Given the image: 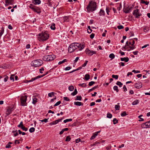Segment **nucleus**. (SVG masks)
<instances>
[{"label": "nucleus", "mask_w": 150, "mask_h": 150, "mask_svg": "<svg viewBox=\"0 0 150 150\" xmlns=\"http://www.w3.org/2000/svg\"><path fill=\"white\" fill-rule=\"evenodd\" d=\"M84 46L83 45H81L78 43H73L71 44L69 47L68 49L69 52L70 53L76 50L77 51L81 50L84 48Z\"/></svg>", "instance_id": "f257e3e1"}, {"label": "nucleus", "mask_w": 150, "mask_h": 150, "mask_svg": "<svg viewBox=\"0 0 150 150\" xmlns=\"http://www.w3.org/2000/svg\"><path fill=\"white\" fill-rule=\"evenodd\" d=\"M96 2L95 1H89V3L86 8L88 11L92 12L96 10Z\"/></svg>", "instance_id": "f03ea898"}, {"label": "nucleus", "mask_w": 150, "mask_h": 150, "mask_svg": "<svg viewBox=\"0 0 150 150\" xmlns=\"http://www.w3.org/2000/svg\"><path fill=\"white\" fill-rule=\"evenodd\" d=\"M49 37V35L47 31L42 32L39 34L38 40L40 41L47 40Z\"/></svg>", "instance_id": "7ed1b4c3"}, {"label": "nucleus", "mask_w": 150, "mask_h": 150, "mask_svg": "<svg viewBox=\"0 0 150 150\" xmlns=\"http://www.w3.org/2000/svg\"><path fill=\"white\" fill-rule=\"evenodd\" d=\"M55 58V55L52 54L44 56L43 57L42 59L45 61H50L53 60Z\"/></svg>", "instance_id": "20e7f679"}, {"label": "nucleus", "mask_w": 150, "mask_h": 150, "mask_svg": "<svg viewBox=\"0 0 150 150\" xmlns=\"http://www.w3.org/2000/svg\"><path fill=\"white\" fill-rule=\"evenodd\" d=\"M42 60L40 59L36 60L32 62V65L35 67H38L42 65Z\"/></svg>", "instance_id": "39448f33"}, {"label": "nucleus", "mask_w": 150, "mask_h": 150, "mask_svg": "<svg viewBox=\"0 0 150 150\" xmlns=\"http://www.w3.org/2000/svg\"><path fill=\"white\" fill-rule=\"evenodd\" d=\"M27 98V96H22L21 97L20 100L21 105L22 106H25L26 105V100Z\"/></svg>", "instance_id": "423d86ee"}, {"label": "nucleus", "mask_w": 150, "mask_h": 150, "mask_svg": "<svg viewBox=\"0 0 150 150\" xmlns=\"http://www.w3.org/2000/svg\"><path fill=\"white\" fill-rule=\"evenodd\" d=\"M141 127L144 128H150V122L149 121L145 123L142 124L141 125Z\"/></svg>", "instance_id": "0eeeda50"}, {"label": "nucleus", "mask_w": 150, "mask_h": 150, "mask_svg": "<svg viewBox=\"0 0 150 150\" xmlns=\"http://www.w3.org/2000/svg\"><path fill=\"white\" fill-rule=\"evenodd\" d=\"M133 14L136 18H139L140 16L139 10L136 9L134 10L133 12Z\"/></svg>", "instance_id": "6e6552de"}, {"label": "nucleus", "mask_w": 150, "mask_h": 150, "mask_svg": "<svg viewBox=\"0 0 150 150\" xmlns=\"http://www.w3.org/2000/svg\"><path fill=\"white\" fill-rule=\"evenodd\" d=\"M85 52L87 54L90 56L93 55V54H96V51H91L88 49H86Z\"/></svg>", "instance_id": "1a4fd4ad"}, {"label": "nucleus", "mask_w": 150, "mask_h": 150, "mask_svg": "<svg viewBox=\"0 0 150 150\" xmlns=\"http://www.w3.org/2000/svg\"><path fill=\"white\" fill-rule=\"evenodd\" d=\"M132 7L128 6V7L125 8L123 9L124 12L126 13H129L132 10Z\"/></svg>", "instance_id": "9d476101"}, {"label": "nucleus", "mask_w": 150, "mask_h": 150, "mask_svg": "<svg viewBox=\"0 0 150 150\" xmlns=\"http://www.w3.org/2000/svg\"><path fill=\"white\" fill-rule=\"evenodd\" d=\"M45 74H44L43 75H40V76H38L32 78L29 81H27V82H31L33 81H34L37 79H39L40 78H41L44 76Z\"/></svg>", "instance_id": "9b49d317"}, {"label": "nucleus", "mask_w": 150, "mask_h": 150, "mask_svg": "<svg viewBox=\"0 0 150 150\" xmlns=\"http://www.w3.org/2000/svg\"><path fill=\"white\" fill-rule=\"evenodd\" d=\"M32 9L35 12H36L38 13H39L40 12L39 8L36 6L32 8Z\"/></svg>", "instance_id": "f8f14e48"}, {"label": "nucleus", "mask_w": 150, "mask_h": 150, "mask_svg": "<svg viewBox=\"0 0 150 150\" xmlns=\"http://www.w3.org/2000/svg\"><path fill=\"white\" fill-rule=\"evenodd\" d=\"M62 120V119H58L57 120H56L55 121H54L51 122L50 124V125H55L57 123H58L59 122L61 121Z\"/></svg>", "instance_id": "ddd939ff"}, {"label": "nucleus", "mask_w": 150, "mask_h": 150, "mask_svg": "<svg viewBox=\"0 0 150 150\" xmlns=\"http://www.w3.org/2000/svg\"><path fill=\"white\" fill-rule=\"evenodd\" d=\"M12 108H9L7 109V111L6 112V116L8 115H9L10 114L12 111Z\"/></svg>", "instance_id": "4468645a"}, {"label": "nucleus", "mask_w": 150, "mask_h": 150, "mask_svg": "<svg viewBox=\"0 0 150 150\" xmlns=\"http://www.w3.org/2000/svg\"><path fill=\"white\" fill-rule=\"evenodd\" d=\"M120 60L122 61H125V62H127L129 61V59L128 57L121 58Z\"/></svg>", "instance_id": "2eb2a0df"}, {"label": "nucleus", "mask_w": 150, "mask_h": 150, "mask_svg": "<svg viewBox=\"0 0 150 150\" xmlns=\"http://www.w3.org/2000/svg\"><path fill=\"white\" fill-rule=\"evenodd\" d=\"M38 100V98L36 97H34L33 99V102L32 103L33 104H35L37 102Z\"/></svg>", "instance_id": "dca6fc26"}, {"label": "nucleus", "mask_w": 150, "mask_h": 150, "mask_svg": "<svg viewBox=\"0 0 150 150\" xmlns=\"http://www.w3.org/2000/svg\"><path fill=\"white\" fill-rule=\"evenodd\" d=\"M132 46L129 47L130 48V50H132L134 49V44L135 43V41L134 40H132Z\"/></svg>", "instance_id": "f3484780"}, {"label": "nucleus", "mask_w": 150, "mask_h": 150, "mask_svg": "<svg viewBox=\"0 0 150 150\" xmlns=\"http://www.w3.org/2000/svg\"><path fill=\"white\" fill-rule=\"evenodd\" d=\"M74 104L78 106H81L83 105L82 103L80 102H75Z\"/></svg>", "instance_id": "a211bd4d"}, {"label": "nucleus", "mask_w": 150, "mask_h": 150, "mask_svg": "<svg viewBox=\"0 0 150 150\" xmlns=\"http://www.w3.org/2000/svg\"><path fill=\"white\" fill-rule=\"evenodd\" d=\"M135 88H140V83L139 82H138L135 84Z\"/></svg>", "instance_id": "6ab92c4d"}, {"label": "nucleus", "mask_w": 150, "mask_h": 150, "mask_svg": "<svg viewBox=\"0 0 150 150\" xmlns=\"http://www.w3.org/2000/svg\"><path fill=\"white\" fill-rule=\"evenodd\" d=\"M34 4H39L41 3V1L40 0H34Z\"/></svg>", "instance_id": "aec40b11"}, {"label": "nucleus", "mask_w": 150, "mask_h": 150, "mask_svg": "<svg viewBox=\"0 0 150 150\" xmlns=\"http://www.w3.org/2000/svg\"><path fill=\"white\" fill-rule=\"evenodd\" d=\"M69 16H65L63 17V19L64 20V22H68L69 20L68 19Z\"/></svg>", "instance_id": "412c9836"}, {"label": "nucleus", "mask_w": 150, "mask_h": 150, "mask_svg": "<svg viewBox=\"0 0 150 150\" xmlns=\"http://www.w3.org/2000/svg\"><path fill=\"white\" fill-rule=\"evenodd\" d=\"M97 135H98L96 133H94L93 134V136L91 137L90 139L91 140L94 139Z\"/></svg>", "instance_id": "4be33fe9"}, {"label": "nucleus", "mask_w": 150, "mask_h": 150, "mask_svg": "<svg viewBox=\"0 0 150 150\" xmlns=\"http://www.w3.org/2000/svg\"><path fill=\"white\" fill-rule=\"evenodd\" d=\"M50 27L51 29L54 30L55 29V24L54 23L52 24Z\"/></svg>", "instance_id": "5701e85b"}, {"label": "nucleus", "mask_w": 150, "mask_h": 150, "mask_svg": "<svg viewBox=\"0 0 150 150\" xmlns=\"http://www.w3.org/2000/svg\"><path fill=\"white\" fill-rule=\"evenodd\" d=\"M6 4H12L13 3V0H5Z\"/></svg>", "instance_id": "b1692460"}, {"label": "nucleus", "mask_w": 150, "mask_h": 150, "mask_svg": "<svg viewBox=\"0 0 150 150\" xmlns=\"http://www.w3.org/2000/svg\"><path fill=\"white\" fill-rule=\"evenodd\" d=\"M77 93V91L76 89V88L74 89V91L71 93V95L73 96H74L76 95Z\"/></svg>", "instance_id": "393cba45"}, {"label": "nucleus", "mask_w": 150, "mask_h": 150, "mask_svg": "<svg viewBox=\"0 0 150 150\" xmlns=\"http://www.w3.org/2000/svg\"><path fill=\"white\" fill-rule=\"evenodd\" d=\"M105 14L104 11L102 10V9H101L100 11L99 12V15L100 16H103Z\"/></svg>", "instance_id": "a878e982"}, {"label": "nucleus", "mask_w": 150, "mask_h": 150, "mask_svg": "<svg viewBox=\"0 0 150 150\" xmlns=\"http://www.w3.org/2000/svg\"><path fill=\"white\" fill-rule=\"evenodd\" d=\"M85 79L87 80H88L90 79V75L88 74H86L85 76Z\"/></svg>", "instance_id": "bb28decb"}, {"label": "nucleus", "mask_w": 150, "mask_h": 150, "mask_svg": "<svg viewBox=\"0 0 150 150\" xmlns=\"http://www.w3.org/2000/svg\"><path fill=\"white\" fill-rule=\"evenodd\" d=\"M98 87V86H95L92 88L90 89L88 91V92H90L96 89V88Z\"/></svg>", "instance_id": "cd10ccee"}, {"label": "nucleus", "mask_w": 150, "mask_h": 150, "mask_svg": "<svg viewBox=\"0 0 150 150\" xmlns=\"http://www.w3.org/2000/svg\"><path fill=\"white\" fill-rule=\"evenodd\" d=\"M116 84L119 86L120 87H121L123 85V84L122 83L119 81H117V82L116 83Z\"/></svg>", "instance_id": "c85d7f7f"}, {"label": "nucleus", "mask_w": 150, "mask_h": 150, "mask_svg": "<svg viewBox=\"0 0 150 150\" xmlns=\"http://www.w3.org/2000/svg\"><path fill=\"white\" fill-rule=\"evenodd\" d=\"M139 102V100H137L133 101L132 103V104L133 105H135L137 104Z\"/></svg>", "instance_id": "c756f323"}, {"label": "nucleus", "mask_w": 150, "mask_h": 150, "mask_svg": "<svg viewBox=\"0 0 150 150\" xmlns=\"http://www.w3.org/2000/svg\"><path fill=\"white\" fill-rule=\"evenodd\" d=\"M113 89L114 91H116L117 93L119 91V89H118V87L117 86H115L113 87Z\"/></svg>", "instance_id": "7c9ffc66"}, {"label": "nucleus", "mask_w": 150, "mask_h": 150, "mask_svg": "<svg viewBox=\"0 0 150 150\" xmlns=\"http://www.w3.org/2000/svg\"><path fill=\"white\" fill-rule=\"evenodd\" d=\"M69 90L70 91H72L74 90V87L73 86H70L68 88Z\"/></svg>", "instance_id": "2f4dec72"}, {"label": "nucleus", "mask_w": 150, "mask_h": 150, "mask_svg": "<svg viewBox=\"0 0 150 150\" xmlns=\"http://www.w3.org/2000/svg\"><path fill=\"white\" fill-rule=\"evenodd\" d=\"M72 121V119L71 118L69 119H67L64 120V123H66L68 122H71Z\"/></svg>", "instance_id": "473e14b6"}, {"label": "nucleus", "mask_w": 150, "mask_h": 150, "mask_svg": "<svg viewBox=\"0 0 150 150\" xmlns=\"http://www.w3.org/2000/svg\"><path fill=\"white\" fill-rule=\"evenodd\" d=\"M88 28L87 30L88 32L89 33H91L92 31V30L91 29L90 26H88Z\"/></svg>", "instance_id": "72a5a7b5"}, {"label": "nucleus", "mask_w": 150, "mask_h": 150, "mask_svg": "<svg viewBox=\"0 0 150 150\" xmlns=\"http://www.w3.org/2000/svg\"><path fill=\"white\" fill-rule=\"evenodd\" d=\"M120 106L118 105H115V108L116 110H119L120 109Z\"/></svg>", "instance_id": "f704fd0d"}, {"label": "nucleus", "mask_w": 150, "mask_h": 150, "mask_svg": "<svg viewBox=\"0 0 150 150\" xmlns=\"http://www.w3.org/2000/svg\"><path fill=\"white\" fill-rule=\"evenodd\" d=\"M109 57L110 58H111L112 59L115 58V56L113 54L111 53L110 54Z\"/></svg>", "instance_id": "c9c22d12"}, {"label": "nucleus", "mask_w": 150, "mask_h": 150, "mask_svg": "<svg viewBox=\"0 0 150 150\" xmlns=\"http://www.w3.org/2000/svg\"><path fill=\"white\" fill-rule=\"evenodd\" d=\"M107 117L108 118H111L112 117V115L110 113L108 112L107 114Z\"/></svg>", "instance_id": "e433bc0d"}, {"label": "nucleus", "mask_w": 150, "mask_h": 150, "mask_svg": "<svg viewBox=\"0 0 150 150\" xmlns=\"http://www.w3.org/2000/svg\"><path fill=\"white\" fill-rule=\"evenodd\" d=\"M101 143V142H96L94 143L91 144V146H95L98 144H100Z\"/></svg>", "instance_id": "4c0bfd02"}, {"label": "nucleus", "mask_w": 150, "mask_h": 150, "mask_svg": "<svg viewBox=\"0 0 150 150\" xmlns=\"http://www.w3.org/2000/svg\"><path fill=\"white\" fill-rule=\"evenodd\" d=\"M67 62V59H64V60H62V61L59 62L58 63V64L60 65L64 63V62Z\"/></svg>", "instance_id": "58836bf2"}, {"label": "nucleus", "mask_w": 150, "mask_h": 150, "mask_svg": "<svg viewBox=\"0 0 150 150\" xmlns=\"http://www.w3.org/2000/svg\"><path fill=\"white\" fill-rule=\"evenodd\" d=\"M113 124L115 125L118 122V120L116 118H115L113 120Z\"/></svg>", "instance_id": "ea45409f"}, {"label": "nucleus", "mask_w": 150, "mask_h": 150, "mask_svg": "<svg viewBox=\"0 0 150 150\" xmlns=\"http://www.w3.org/2000/svg\"><path fill=\"white\" fill-rule=\"evenodd\" d=\"M35 130V129L34 127H31L30 128L29 130V132L30 133H32L34 132Z\"/></svg>", "instance_id": "a19ab883"}, {"label": "nucleus", "mask_w": 150, "mask_h": 150, "mask_svg": "<svg viewBox=\"0 0 150 150\" xmlns=\"http://www.w3.org/2000/svg\"><path fill=\"white\" fill-rule=\"evenodd\" d=\"M141 3L145 4L146 5H147L149 4V2L147 1H145L143 0H141Z\"/></svg>", "instance_id": "79ce46f5"}, {"label": "nucleus", "mask_w": 150, "mask_h": 150, "mask_svg": "<svg viewBox=\"0 0 150 150\" xmlns=\"http://www.w3.org/2000/svg\"><path fill=\"white\" fill-rule=\"evenodd\" d=\"M14 74H12L11 75V76L10 78V79L12 81H14Z\"/></svg>", "instance_id": "37998d69"}, {"label": "nucleus", "mask_w": 150, "mask_h": 150, "mask_svg": "<svg viewBox=\"0 0 150 150\" xmlns=\"http://www.w3.org/2000/svg\"><path fill=\"white\" fill-rule=\"evenodd\" d=\"M21 128L23 130H24L25 131H26L28 130V129L27 128L25 127L23 125L22 126H21Z\"/></svg>", "instance_id": "c03bdc74"}, {"label": "nucleus", "mask_w": 150, "mask_h": 150, "mask_svg": "<svg viewBox=\"0 0 150 150\" xmlns=\"http://www.w3.org/2000/svg\"><path fill=\"white\" fill-rule=\"evenodd\" d=\"M79 86H81L82 87H86L87 86L86 84L85 83L79 84Z\"/></svg>", "instance_id": "a18cd8bd"}, {"label": "nucleus", "mask_w": 150, "mask_h": 150, "mask_svg": "<svg viewBox=\"0 0 150 150\" xmlns=\"http://www.w3.org/2000/svg\"><path fill=\"white\" fill-rule=\"evenodd\" d=\"M55 94V93L54 92H52L51 93H49L48 94V96L50 97H52V96L54 95Z\"/></svg>", "instance_id": "49530a36"}, {"label": "nucleus", "mask_w": 150, "mask_h": 150, "mask_svg": "<svg viewBox=\"0 0 150 150\" xmlns=\"http://www.w3.org/2000/svg\"><path fill=\"white\" fill-rule=\"evenodd\" d=\"M82 99V98L81 96H77L76 98V99H75L76 100H81Z\"/></svg>", "instance_id": "de8ad7c7"}, {"label": "nucleus", "mask_w": 150, "mask_h": 150, "mask_svg": "<svg viewBox=\"0 0 150 150\" xmlns=\"http://www.w3.org/2000/svg\"><path fill=\"white\" fill-rule=\"evenodd\" d=\"M61 103V101H59L57 102L54 105V106H56L58 105Z\"/></svg>", "instance_id": "09e8293b"}, {"label": "nucleus", "mask_w": 150, "mask_h": 150, "mask_svg": "<svg viewBox=\"0 0 150 150\" xmlns=\"http://www.w3.org/2000/svg\"><path fill=\"white\" fill-rule=\"evenodd\" d=\"M127 115V114L126 112H124L121 113V115L122 117H124V116H126Z\"/></svg>", "instance_id": "8fccbe9b"}, {"label": "nucleus", "mask_w": 150, "mask_h": 150, "mask_svg": "<svg viewBox=\"0 0 150 150\" xmlns=\"http://www.w3.org/2000/svg\"><path fill=\"white\" fill-rule=\"evenodd\" d=\"M112 77L113 78L115 79H117L118 78V76L117 75H112Z\"/></svg>", "instance_id": "3c124183"}, {"label": "nucleus", "mask_w": 150, "mask_h": 150, "mask_svg": "<svg viewBox=\"0 0 150 150\" xmlns=\"http://www.w3.org/2000/svg\"><path fill=\"white\" fill-rule=\"evenodd\" d=\"M47 119L45 118L42 120H40V121H41L42 122H47Z\"/></svg>", "instance_id": "603ef678"}, {"label": "nucleus", "mask_w": 150, "mask_h": 150, "mask_svg": "<svg viewBox=\"0 0 150 150\" xmlns=\"http://www.w3.org/2000/svg\"><path fill=\"white\" fill-rule=\"evenodd\" d=\"M71 138L69 137V136H67L66 137V141H67V142H69V141L70 140H71Z\"/></svg>", "instance_id": "864d4df0"}, {"label": "nucleus", "mask_w": 150, "mask_h": 150, "mask_svg": "<svg viewBox=\"0 0 150 150\" xmlns=\"http://www.w3.org/2000/svg\"><path fill=\"white\" fill-rule=\"evenodd\" d=\"M95 83V82L92 81L89 82L88 85L89 86H91L93 85Z\"/></svg>", "instance_id": "5fc2aeb1"}, {"label": "nucleus", "mask_w": 150, "mask_h": 150, "mask_svg": "<svg viewBox=\"0 0 150 150\" xmlns=\"http://www.w3.org/2000/svg\"><path fill=\"white\" fill-rule=\"evenodd\" d=\"M144 31L145 32H147L149 30V28H148L145 27L144 28Z\"/></svg>", "instance_id": "6e6d98bb"}, {"label": "nucleus", "mask_w": 150, "mask_h": 150, "mask_svg": "<svg viewBox=\"0 0 150 150\" xmlns=\"http://www.w3.org/2000/svg\"><path fill=\"white\" fill-rule=\"evenodd\" d=\"M132 72H134V73H140V71L133 70H132Z\"/></svg>", "instance_id": "4d7b16f0"}, {"label": "nucleus", "mask_w": 150, "mask_h": 150, "mask_svg": "<svg viewBox=\"0 0 150 150\" xmlns=\"http://www.w3.org/2000/svg\"><path fill=\"white\" fill-rule=\"evenodd\" d=\"M117 28L119 29H121L124 28V27L122 25H120L118 26Z\"/></svg>", "instance_id": "13d9d810"}, {"label": "nucleus", "mask_w": 150, "mask_h": 150, "mask_svg": "<svg viewBox=\"0 0 150 150\" xmlns=\"http://www.w3.org/2000/svg\"><path fill=\"white\" fill-rule=\"evenodd\" d=\"M23 125V122L22 121H21L20 122L19 125H18V127H21V126H22Z\"/></svg>", "instance_id": "bf43d9fd"}, {"label": "nucleus", "mask_w": 150, "mask_h": 150, "mask_svg": "<svg viewBox=\"0 0 150 150\" xmlns=\"http://www.w3.org/2000/svg\"><path fill=\"white\" fill-rule=\"evenodd\" d=\"M88 62V61L86 60L85 63L83 64L82 65V67H84L85 66H86Z\"/></svg>", "instance_id": "052dcab7"}, {"label": "nucleus", "mask_w": 150, "mask_h": 150, "mask_svg": "<svg viewBox=\"0 0 150 150\" xmlns=\"http://www.w3.org/2000/svg\"><path fill=\"white\" fill-rule=\"evenodd\" d=\"M4 32V30L3 29H2V30L0 32V38L2 34H3Z\"/></svg>", "instance_id": "680f3d73"}, {"label": "nucleus", "mask_w": 150, "mask_h": 150, "mask_svg": "<svg viewBox=\"0 0 150 150\" xmlns=\"http://www.w3.org/2000/svg\"><path fill=\"white\" fill-rule=\"evenodd\" d=\"M63 99L64 100L67 101H69V99L67 97H64Z\"/></svg>", "instance_id": "e2e57ef3"}, {"label": "nucleus", "mask_w": 150, "mask_h": 150, "mask_svg": "<svg viewBox=\"0 0 150 150\" xmlns=\"http://www.w3.org/2000/svg\"><path fill=\"white\" fill-rule=\"evenodd\" d=\"M95 34L93 33L91 34L90 35V38L91 39H93L94 38Z\"/></svg>", "instance_id": "0e129e2a"}, {"label": "nucleus", "mask_w": 150, "mask_h": 150, "mask_svg": "<svg viewBox=\"0 0 150 150\" xmlns=\"http://www.w3.org/2000/svg\"><path fill=\"white\" fill-rule=\"evenodd\" d=\"M79 59V57H76L75 60L74 61V63H76V62L78 61V60Z\"/></svg>", "instance_id": "69168bd1"}, {"label": "nucleus", "mask_w": 150, "mask_h": 150, "mask_svg": "<svg viewBox=\"0 0 150 150\" xmlns=\"http://www.w3.org/2000/svg\"><path fill=\"white\" fill-rule=\"evenodd\" d=\"M71 67H66L65 68V70H66V71L69 70V69H71Z\"/></svg>", "instance_id": "338daca9"}, {"label": "nucleus", "mask_w": 150, "mask_h": 150, "mask_svg": "<svg viewBox=\"0 0 150 150\" xmlns=\"http://www.w3.org/2000/svg\"><path fill=\"white\" fill-rule=\"evenodd\" d=\"M11 146L9 144H8L6 146V148H11Z\"/></svg>", "instance_id": "774afa93"}]
</instances>
